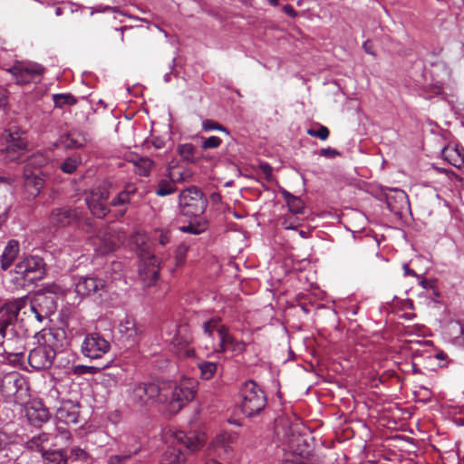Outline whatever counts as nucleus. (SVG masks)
Masks as SVG:
<instances>
[{
  "label": "nucleus",
  "mask_w": 464,
  "mask_h": 464,
  "mask_svg": "<svg viewBox=\"0 0 464 464\" xmlns=\"http://www.w3.org/2000/svg\"><path fill=\"white\" fill-rule=\"evenodd\" d=\"M196 382L186 379L179 384L166 382H140L134 386L130 401L143 409L150 401L164 405L169 414H176L196 395Z\"/></svg>",
  "instance_id": "nucleus-1"
},
{
  "label": "nucleus",
  "mask_w": 464,
  "mask_h": 464,
  "mask_svg": "<svg viewBox=\"0 0 464 464\" xmlns=\"http://www.w3.org/2000/svg\"><path fill=\"white\" fill-rule=\"evenodd\" d=\"M206 440L205 434L178 431L173 442L167 448L160 459V464H186L188 452L198 450Z\"/></svg>",
  "instance_id": "nucleus-2"
},
{
  "label": "nucleus",
  "mask_w": 464,
  "mask_h": 464,
  "mask_svg": "<svg viewBox=\"0 0 464 464\" xmlns=\"http://www.w3.org/2000/svg\"><path fill=\"white\" fill-rule=\"evenodd\" d=\"M239 395L240 408L246 417L259 415L266 406L267 399L264 390L253 380H248L241 385Z\"/></svg>",
  "instance_id": "nucleus-3"
},
{
  "label": "nucleus",
  "mask_w": 464,
  "mask_h": 464,
  "mask_svg": "<svg viewBox=\"0 0 464 464\" xmlns=\"http://www.w3.org/2000/svg\"><path fill=\"white\" fill-rule=\"evenodd\" d=\"M208 206V199L202 190L196 186L183 189L179 196L180 213L188 218L201 216Z\"/></svg>",
  "instance_id": "nucleus-4"
},
{
  "label": "nucleus",
  "mask_w": 464,
  "mask_h": 464,
  "mask_svg": "<svg viewBox=\"0 0 464 464\" xmlns=\"http://www.w3.org/2000/svg\"><path fill=\"white\" fill-rule=\"evenodd\" d=\"M27 303L28 297L23 296L6 302L0 306V344L4 343L8 334L14 335L18 314L27 305Z\"/></svg>",
  "instance_id": "nucleus-5"
},
{
  "label": "nucleus",
  "mask_w": 464,
  "mask_h": 464,
  "mask_svg": "<svg viewBox=\"0 0 464 464\" xmlns=\"http://www.w3.org/2000/svg\"><path fill=\"white\" fill-rule=\"evenodd\" d=\"M14 272L24 281L34 283L45 276V264L43 258L30 256L16 264Z\"/></svg>",
  "instance_id": "nucleus-6"
},
{
  "label": "nucleus",
  "mask_w": 464,
  "mask_h": 464,
  "mask_svg": "<svg viewBox=\"0 0 464 464\" xmlns=\"http://www.w3.org/2000/svg\"><path fill=\"white\" fill-rule=\"evenodd\" d=\"M60 286L53 285L37 291L31 301L30 309H39L45 314H53L57 310Z\"/></svg>",
  "instance_id": "nucleus-7"
},
{
  "label": "nucleus",
  "mask_w": 464,
  "mask_h": 464,
  "mask_svg": "<svg viewBox=\"0 0 464 464\" xmlns=\"http://www.w3.org/2000/svg\"><path fill=\"white\" fill-rule=\"evenodd\" d=\"M82 218V213L77 208L63 206L51 210L48 222L54 228H64L72 224H78Z\"/></svg>",
  "instance_id": "nucleus-8"
},
{
  "label": "nucleus",
  "mask_w": 464,
  "mask_h": 464,
  "mask_svg": "<svg viewBox=\"0 0 464 464\" xmlns=\"http://www.w3.org/2000/svg\"><path fill=\"white\" fill-rule=\"evenodd\" d=\"M111 344L100 334L92 333L85 336L82 353L92 360L100 359L110 351Z\"/></svg>",
  "instance_id": "nucleus-9"
},
{
  "label": "nucleus",
  "mask_w": 464,
  "mask_h": 464,
  "mask_svg": "<svg viewBox=\"0 0 464 464\" xmlns=\"http://www.w3.org/2000/svg\"><path fill=\"white\" fill-rule=\"evenodd\" d=\"M55 354V350L50 344H40L30 351L28 362L35 370H46L53 365Z\"/></svg>",
  "instance_id": "nucleus-10"
},
{
  "label": "nucleus",
  "mask_w": 464,
  "mask_h": 464,
  "mask_svg": "<svg viewBox=\"0 0 464 464\" xmlns=\"http://www.w3.org/2000/svg\"><path fill=\"white\" fill-rule=\"evenodd\" d=\"M139 275L145 286L154 285L160 276V259L150 253L144 255Z\"/></svg>",
  "instance_id": "nucleus-11"
},
{
  "label": "nucleus",
  "mask_w": 464,
  "mask_h": 464,
  "mask_svg": "<svg viewBox=\"0 0 464 464\" xmlns=\"http://www.w3.org/2000/svg\"><path fill=\"white\" fill-rule=\"evenodd\" d=\"M24 188L27 200L35 199L45 185L46 175L44 171H29L24 169Z\"/></svg>",
  "instance_id": "nucleus-12"
},
{
  "label": "nucleus",
  "mask_w": 464,
  "mask_h": 464,
  "mask_svg": "<svg viewBox=\"0 0 464 464\" xmlns=\"http://www.w3.org/2000/svg\"><path fill=\"white\" fill-rule=\"evenodd\" d=\"M25 417L34 427H41L49 420L51 414L49 410L41 401L34 400L24 406Z\"/></svg>",
  "instance_id": "nucleus-13"
},
{
  "label": "nucleus",
  "mask_w": 464,
  "mask_h": 464,
  "mask_svg": "<svg viewBox=\"0 0 464 464\" xmlns=\"http://www.w3.org/2000/svg\"><path fill=\"white\" fill-rule=\"evenodd\" d=\"M97 238L100 241L101 253L106 255L114 251L121 244L123 236L117 233L113 228L106 227L99 231Z\"/></svg>",
  "instance_id": "nucleus-14"
},
{
  "label": "nucleus",
  "mask_w": 464,
  "mask_h": 464,
  "mask_svg": "<svg viewBox=\"0 0 464 464\" xmlns=\"http://www.w3.org/2000/svg\"><path fill=\"white\" fill-rule=\"evenodd\" d=\"M9 72L14 76L16 82L20 84H25L34 80L35 76L44 73V68L39 64L24 65L22 63H16Z\"/></svg>",
  "instance_id": "nucleus-15"
},
{
  "label": "nucleus",
  "mask_w": 464,
  "mask_h": 464,
  "mask_svg": "<svg viewBox=\"0 0 464 464\" xmlns=\"http://www.w3.org/2000/svg\"><path fill=\"white\" fill-rule=\"evenodd\" d=\"M24 382L19 374L17 372H12L4 377L1 391L6 397H14V401L17 403L24 391Z\"/></svg>",
  "instance_id": "nucleus-16"
},
{
  "label": "nucleus",
  "mask_w": 464,
  "mask_h": 464,
  "mask_svg": "<svg viewBox=\"0 0 464 464\" xmlns=\"http://www.w3.org/2000/svg\"><path fill=\"white\" fill-rule=\"evenodd\" d=\"M80 408L77 401H64L56 411V419L65 424H76L80 417Z\"/></svg>",
  "instance_id": "nucleus-17"
},
{
  "label": "nucleus",
  "mask_w": 464,
  "mask_h": 464,
  "mask_svg": "<svg viewBox=\"0 0 464 464\" xmlns=\"http://www.w3.org/2000/svg\"><path fill=\"white\" fill-rule=\"evenodd\" d=\"M220 322L219 317H213L203 324V330L209 336H212L214 332H217L220 339L219 346L224 347L225 343H233L234 337L229 334L227 328Z\"/></svg>",
  "instance_id": "nucleus-18"
},
{
  "label": "nucleus",
  "mask_w": 464,
  "mask_h": 464,
  "mask_svg": "<svg viewBox=\"0 0 464 464\" xmlns=\"http://www.w3.org/2000/svg\"><path fill=\"white\" fill-rule=\"evenodd\" d=\"M105 286L104 280L98 277H81L75 284V292L81 297L89 296Z\"/></svg>",
  "instance_id": "nucleus-19"
},
{
  "label": "nucleus",
  "mask_w": 464,
  "mask_h": 464,
  "mask_svg": "<svg viewBox=\"0 0 464 464\" xmlns=\"http://www.w3.org/2000/svg\"><path fill=\"white\" fill-rule=\"evenodd\" d=\"M444 160L455 168L464 170V149L459 146L446 145L441 150Z\"/></svg>",
  "instance_id": "nucleus-20"
},
{
  "label": "nucleus",
  "mask_w": 464,
  "mask_h": 464,
  "mask_svg": "<svg viewBox=\"0 0 464 464\" xmlns=\"http://www.w3.org/2000/svg\"><path fill=\"white\" fill-rule=\"evenodd\" d=\"M60 141L65 149H80L88 143L89 136L87 133L73 130L61 136Z\"/></svg>",
  "instance_id": "nucleus-21"
},
{
  "label": "nucleus",
  "mask_w": 464,
  "mask_h": 464,
  "mask_svg": "<svg viewBox=\"0 0 464 464\" xmlns=\"http://www.w3.org/2000/svg\"><path fill=\"white\" fill-rule=\"evenodd\" d=\"M7 142L9 143L6 151L10 160H18L20 155L15 156L16 150H24L27 147V141L18 135L17 132H9L7 136Z\"/></svg>",
  "instance_id": "nucleus-22"
},
{
  "label": "nucleus",
  "mask_w": 464,
  "mask_h": 464,
  "mask_svg": "<svg viewBox=\"0 0 464 464\" xmlns=\"http://www.w3.org/2000/svg\"><path fill=\"white\" fill-rule=\"evenodd\" d=\"M20 251V245L17 240L11 239L7 242V245L5 246L4 252L1 256V268L3 270H7L15 258L18 256V253Z\"/></svg>",
  "instance_id": "nucleus-23"
},
{
  "label": "nucleus",
  "mask_w": 464,
  "mask_h": 464,
  "mask_svg": "<svg viewBox=\"0 0 464 464\" xmlns=\"http://www.w3.org/2000/svg\"><path fill=\"white\" fill-rule=\"evenodd\" d=\"M40 451L42 452L44 464L67 463V456L62 450H44V447H41Z\"/></svg>",
  "instance_id": "nucleus-24"
},
{
  "label": "nucleus",
  "mask_w": 464,
  "mask_h": 464,
  "mask_svg": "<svg viewBox=\"0 0 464 464\" xmlns=\"http://www.w3.org/2000/svg\"><path fill=\"white\" fill-rule=\"evenodd\" d=\"M130 442H133L130 449H129L124 454L111 456L108 464H124L132 455L137 454L140 450V444L136 438L131 437L129 439Z\"/></svg>",
  "instance_id": "nucleus-25"
},
{
  "label": "nucleus",
  "mask_w": 464,
  "mask_h": 464,
  "mask_svg": "<svg viewBox=\"0 0 464 464\" xmlns=\"http://www.w3.org/2000/svg\"><path fill=\"white\" fill-rule=\"evenodd\" d=\"M47 163L48 159L43 153H36L26 160L24 169H28L32 172L43 171L42 168L46 166Z\"/></svg>",
  "instance_id": "nucleus-26"
},
{
  "label": "nucleus",
  "mask_w": 464,
  "mask_h": 464,
  "mask_svg": "<svg viewBox=\"0 0 464 464\" xmlns=\"http://www.w3.org/2000/svg\"><path fill=\"white\" fill-rule=\"evenodd\" d=\"M282 194L286 201L289 210L293 214H301L304 212V203L299 197L294 196L285 189L282 191Z\"/></svg>",
  "instance_id": "nucleus-27"
},
{
  "label": "nucleus",
  "mask_w": 464,
  "mask_h": 464,
  "mask_svg": "<svg viewBox=\"0 0 464 464\" xmlns=\"http://www.w3.org/2000/svg\"><path fill=\"white\" fill-rule=\"evenodd\" d=\"M119 331L122 335H125L128 339H133L139 334V328L137 327L136 321L132 318L126 317L122 320L119 325Z\"/></svg>",
  "instance_id": "nucleus-28"
},
{
  "label": "nucleus",
  "mask_w": 464,
  "mask_h": 464,
  "mask_svg": "<svg viewBox=\"0 0 464 464\" xmlns=\"http://www.w3.org/2000/svg\"><path fill=\"white\" fill-rule=\"evenodd\" d=\"M86 204L92 214L98 218H103L110 211L105 202L92 201V198H86Z\"/></svg>",
  "instance_id": "nucleus-29"
},
{
  "label": "nucleus",
  "mask_w": 464,
  "mask_h": 464,
  "mask_svg": "<svg viewBox=\"0 0 464 464\" xmlns=\"http://www.w3.org/2000/svg\"><path fill=\"white\" fill-rule=\"evenodd\" d=\"M55 108L67 109L77 102L76 98L71 93H58L53 95Z\"/></svg>",
  "instance_id": "nucleus-30"
},
{
  "label": "nucleus",
  "mask_w": 464,
  "mask_h": 464,
  "mask_svg": "<svg viewBox=\"0 0 464 464\" xmlns=\"http://www.w3.org/2000/svg\"><path fill=\"white\" fill-rule=\"evenodd\" d=\"M177 190L176 183L173 179H160L155 188L158 196L164 197L174 193Z\"/></svg>",
  "instance_id": "nucleus-31"
},
{
  "label": "nucleus",
  "mask_w": 464,
  "mask_h": 464,
  "mask_svg": "<svg viewBox=\"0 0 464 464\" xmlns=\"http://www.w3.org/2000/svg\"><path fill=\"white\" fill-rule=\"evenodd\" d=\"M178 152L184 160L189 163H195L198 160V158L195 156L196 148L191 143H185L179 145L178 147Z\"/></svg>",
  "instance_id": "nucleus-32"
},
{
  "label": "nucleus",
  "mask_w": 464,
  "mask_h": 464,
  "mask_svg": "<svg viewBox=\"0 0 464 464\" xmlns=\"http://www.w3.org/2000/svg\"><path fill=\"white\" fill-rule=\"evenodd\" d=\"M200 377L204 380L211 379L217 372V364L211 362H203L198 364Z\"/></svg>",
  "instance_id": "nucleus-33"
},
{
  "label": "nucleus",
  "mask_w": 464,
  "mask_h": 464,
  "mask_svg": "<svg viewBox=\"0 0 464 464\" xmlns=\"http://www.w3.org/2000/svg\"><path fill=\"white\" fill-rule=\"evenodd\" d=\"M88 198H92V201L96 200L107 203L109 198V190L106 186H100L94 188Z\"/></svg>",
  "instance_id": "nucleus-34"
},
{
  "label": "nucleus",
  "mask_w": 464,
  "mask_h": 464,
  "mask_svg": "<svg viewBox=\"0 0 464 464\" xmlns=\"http://www.w3.org/2000/svg\"><path fill=\"white\" fill-rule=\"evenodd\" d=\"M80 165V160L76 158H67L63 162L61 163L60 169L63 172L67 174H72Z\"/></svg>",
  "instance_id": "nucleus-35"
},
{
  "label": "nucleus",
  "mask_w": 464,
  "mask_h": 464,
  "mask_svg": "<svg viewBox=\"0 0 464 464\" xmlns=\"http://www.w3.org/2000/svg\"><path fill=\"white\" fill-rule=\"evenodd\" d=\"M307 134L311 137H315L321 140H325L330 135V130L324 125H318V129L310 128L307 130Z\"/></svg>",
  "instance_id": "nucleus-36"
},
{
  "label": "nucleus",
  "mask_w": 464,
  "mask_h": 464,
  "mask_svg": "<svg viewBox=\"0 0 464 464\" xmlns=\"http://www.w3.org/2000/svg\"><path fill=\"white\" fill-rule=\"evenodd\" d=\"M135 189L132 190H122L118 193V195L111 200V205L112 206H121L126 205L130 202V195L134 193Z\"/></svg>",
  "instance_id": "nucleus-37"
},
{
  "label": "nucleus",
  "mask_w": 464,
  "mask_h": 464,
  "mask_svg": "<svg viewBox=\"0 0 464 464\" xmlns=\"http://www.w3.org/2000/svg\"><path fill=\"white\" fill-rule=\"evenodd\" d=\"M188 247L185 244H180L177 246L175 250V261L177 266H181L187 257Z\"/></svg>",
  "instance_id": "nucleus-38"
},
{
  "label": "nucleus",
  "mask_w": 464,
  "mask_h": 464,
  "mask_svg": "<svg viewBox=\"0 0 464 464\" xmlns=\"http://www.w3.org/2000/svg\"><path fill=\"white\" fill-rule=\"evenodd\" d=\"M108 367V363L101 366V367H96V366H86V365H77L75 368H74V372L77 373V374H87V373H90V374H94L96 372H98L101 369H104Z\"/></svg>",
  "instance_id": "nucleus-39"
},
{
  "label": "nucleus",
  "mask_w": 464,
  "mask_h": 464,
  "mask_svg": "<svg viewBox=\"0 0 464 464\" xmlns=\"http://www.w3.org/2000/svg\"><path fill=\"white\" fill-rule=\"evenodd\" d=\"M180 230L185 233L198 235L205 230V227L199 223L195 224L190 222L188 225L181 227Z\"/></svg>",
  "instance_id": "nucleus-40"
},
{
  "label": "nucleus",
  "mask_w": 464,
  "mask_h": 464,
  "mask_svg": "<svg viewBox=\"0 0 464 464\" xmlns=\"http://www.w3.org/2000/svg\"><path fill=\"white\" fill-rule=\"evenodd\" d=\"M221 142L222 140L219 137L211 136L203 140L201 147L203 150L216 149L221 144Z\"/></svg>",
  "instance_id": "nucleus-41"
},
{
  "label": "nucleus",
  "mask_w": 464,
  "mask_h": 464,
  "mask_svg": "<svg viewBox=\"0 0 464 464\" xmlns=\"http://www.w3.org/2000/svg\"><path fill=\"white\" fill-rule=\"evenodd\" d=\"M202 127H203L204 130H206V131L218 130L225 131L228 134L227 130L224 126H222L221 124H219L218 122L214 121H210V120L204 121L202 123Z\"/></svg>",
  "instance_id": "nucleus-42"
},
{
  "label": "nucleus",
  "mask_w": 464,
  "mask_h": 464,
  "mask_svg": "<svg viewBox=\"0 0 464 464\" xmlns=\"http://www.w3.org/2000/svg\"><path fill=\"white\" fill-rule=\"evenodd\" d=\"M228 345L232 346L234 352L239 353L246 351V343L244 342H238L235 338L233 343H225L224 347L220 346V350L224 352Z\"/></svg>",
  "instance_id": "nucleus-43"
},
{
  "label": "nucleus",
  "mask_w": 464,
  "mask_h": 464,
  "mask_svg": "<svg viewBox=\"0 0 464 464\" xmlns=\"http://www.w3.org/2000/svg\"><path fill=\"white\" fill-rule=\"evenodd\" d=\"M318 155L321 157L333 159V158L341 156V152L335 149L328 147V148L321 149L318 151Z\"/></svg>",
  "instance_id": "nucleus-44"
},
{
  "label": "nucleus",
  "mask_w": 464,
  "mask_h": 464,
  "mask_svg": "<svg viewBox=\"0 0 464 464\" xmlns=\"http://www.w3.org/2000/svg\"><path fill=\"white\" fill-rule=\"evenodd\" d=\"M282 226L285 229H296L299 226V222L297 218L291 216L284 219Z\"/></svg>",
  "instance_id": "nucleus-45"
},
{
  "label": "nucleus",
  "mask_w": 464,
  "mask_h": 464,
  "mask_svg": "<svg viewBox=\"0 0 464 464\" xmlns=\"http://www.w3.org/2000/svg\"><path fill=\"white\" fill-rule=\"evenodd\" d=\"M49 440V434L48 433H42L36 438H33L31 440V443L35 445L36 448H38V450L40 451L41 447H44L43 443Z\"/></svg>",
  "instance_id": "nucleus-46"
},
{
  "label": "nucleus",
  "mask_w": 464,
  "mask_h": 464,
  "mask_svg": "<svg viewBox=\"0 0 464 464\" xmlns=\"http://www.w3.org/2000/svg\"><path fill=\"white\" fill-rule=\"evenodd\" d=\"M259 169L265 175L266 180H270L273 175V169L268 163H261Z\"/></svg>",
  "instance_id": "nucleus-47"
},
{
  "label": "nucleus",
  "mask_w": 464,
  "mask_h": 464,
  "mask_svg": "<svg viewBox=\"0 0 464 464\" xmlns=\"http://www.w3.org/2000/svg\"><path fill=\"white\" fill-rule=\"evenodd\" d=\"M71 457L74 459H83L87 458V453L80 448H73L71 450Z\"/></svg>",
  "instance_id": "nucleus-48"
},
{
  "label": "nucleus",
  "mask_w": 464,
  "mask_h": 464,
  "mask_svg": "<svg viewBox=\"0 0 464 464\" xmlns=\"http://www.w3.org/2000/svg\"><path fill=\"white\" fill-rule=\"evenodd\" d=\"M31 311L35 314V318L39 323H42L45 318L51 316V314H45L39 309H31Z\"/></svg>",
  "instance_id": "nucleus-49"
},
{
  "label": "nucleus",
  "mask_w": 464,
  "mask_h": 464,
  "mask_svg": "<svg viewBox=\"0 0 464 464\" xmlns=\"http://www.w3.org/2000/svg\"><path fill=\"white\" fill-rule=\"evenodd\" d=\"M130 160L135 161V162H144V164L149 168H150L153 163V161L151 160H150L149 158H140L135 155H131Z\"/></svg>",
  "instance_id": "nucleus-50"
},
{
  "label": "nucleus",
  "mask_w": 464,
  "mask_h": 464,
  "mask_svg": "<svg viewBox=\"0 0 464 464\" xmlns=\"http://www.w3.org/2000/svg\"><path fill=\"white\" fill-rule=\"evenodd\" d=\"M362 48L367 53L375 56V53L373 51V44L370 40H367L363 43Z\"/></svg>",
  "instance_id": "nucleus-51"
},
{
  "label": "nucleus",
  "mask_w": 464,
  "mask_h": 464,
  "mask_svg": "<svg viewBox=\"0 0 464 464\" xmlns=\"http://www.w3.org/2000/svg\"><path fill=\"white\" fill-rule=\"evenodd\" d=\"M283 11L285 14L289 15L290 17H295L297 15V12L291 5H285L283 7Z\"/></svg>",
  "instance_id": "nucleus-52"
},
{
  "label": "nucleus",
  "mask_w": 464,
  "mask_h": 464,
  "mask_svg": "<svg viewBox=\"0 0 464 464\" xmlns=\"http://www.w3.org/2000/svg\"><path fill=\"white\" fill-rule=\"evenodd\" d=\"M386 205H387V208L390 209L391 212H393V213H399L400 212L399 208L395 204H393V202L392 201V198L391 197H387L386 198Z\"/></svg>",
  "instance_id": "nucleus-53"
},
{
  "label": "nucleus",
  "mask_w": 464,
  "mask_h": 464,
  "mask_svg": "<svg viewBox=\"0 0 464 464\" xmlns=\"http://www.w3.org/2000/svg\"><path fill=\"white\" fill-rule=\"evenodd\" d=\"M5 352L8 354V358L9 359H10L11 356H14L17 360H19L20 358L24 357V352L23 351L8 352V351L5 350Z\"/></svg>",
  "instance_id": "nucleus-54"
},
{
  "label": "nucleus",
  "mask_w": 464,
  "mask_h": 464,
  "mask_svg": "<svg viewBox=\"0 0 464 464\" xmlns=\"http://www.w3.org/2000/svg\"><path fill=\"white\" fill-rule=\"evenodd\" d=\"M404 274L406 276H418L414 270L411 269L408 264H404L402 266Z\"/></svg>",
  "instance_id": "nucleus-55"
},
{
  "label": "nucleus",
  "mask_w": 464,
  "mask_h": 464,
  "mask_svg": "<svg viewBox=\"0 0 464 464\" xmlns=\"http://www.w3.org/2000/svg\"><path fill=\"white\" fill-rule=\"evenodd\" d=\"M7 437L5 434L0 432V450L5 449L7 445Z\"/></svg>",
  "instance_id": "nucleus-56"
},
{
  "label": "nucleus",
  "mask_w": 464,
  "mask_h": 464,
  "mask_svg": "<svg viewBox=\"0 0 464 464\" xmlns=\"http://www.w3.org/2000/svg\"><path fill=\"white\" fill-rule=\"evenodd\" d=\"M152 143L157 149H161L165 146V141L160 138H155Z\"/></svg>",
  "instance_id": "nucleus-57"
},
{
  "label": "nucleus",
  "mask_w": 464,
  "mask_h": 464,
  "mask_svg": "<svg viewBox=\"0 0 464 464\" xmlns=\"http://www.w3.org/2000/svg\"><path fill=\"white\" fill-rule=\"evenodd\" d=\"M7 104V97L5 92H0V108L5 107Z\"/></svg>",
  "instance_id": "nucleus-58"
},
{
  "label": "nucleus",
  "mask_w": 464,
  "mask_h": 464,
  "mask_svg": "<svg viewBox=\"0 0 464 464\" xmlns=\"http://www.w3.org/2000/svg\"><path fill=\"white\" fill-rule=\"evenodd\" d=\"M220 195L218 193H212L211 196H210V198L213 202H218V200H220Z\"/></svg>",
  "instance_id": "nucleus-59"
},
{
  "label": "nucleus",
  "mask_w": 464,
  "mask_h": 464,
  "mask_svg": "<svg viewBox=\"0 0 464 464\" xmlns=\"http://www.w3.org/2000/svg\"><path fill=\"white\" fill-rule=\"evenodd\" d=\"M396 192H397V196L401 199V201H404V199L406 198V195L403 193V191L397 190Z\"/></svg>",
  "instance_id": "nucleus-60"
},
{
  "label": "nucleus",
  "mask_w": 464,
  "mask_h": 464,
  "mask_svg": "<svg viewBox=\"0 0 464 464\" xmlns=\"http://www.w3.org/2000/svg\"><path fill=\"white\" fill-rule=\"evenodd\" d=\"M168 241H169V239H168L167 236H164V235L160 236V243L161 245H165V244H167V243H168Z\"/></svg>",
  "instance_id": "nucleus-61"
},
{
  "label": "nucleus",
  "mask_w": 464,
  "mask_h": 464,
  "mask_svg": "<svg viewBox=\"0 0 464 464\" xmlns=\"http://www.w3.org/2000/svg\"><path fill=\"white\" fill-rule=\"evenodd\" d=\"M420 285H422L423 288L427 289L429 286H430V283L429 281H427L426 279H423L420 281Z\"/></svg>",
  "instance_id": "nucleus-62"
},
{
  "label": "nucleus",
  "mask_w": 464,
  "mask_h": 464,
  "mask_svg": "<svg viewBox=\"0 0 464 464\" xmlns=\"http://www.w3.org/2000/svg\"><path fill=\"white\" fill-rule=\"evenodd\" d=\"M86 226L88 227L86 231L87 232H92V221H90V220L86 221Z\"/></svg>",
  "instance_id": "nucleus-63"
},
{
  "label": "nucleus",
  "mask_w": 464,
  "mask_h": 464,
  "mask_svg": "<svg viewBox=\"0 0 464 464\" xmlns=\"http://www.w3.org/2000/svg\"><path fill=\"white\" fill-rule=\"evenodd\" d=\"M204 464H221V463L216 459H210L206 460V462Z\"/></svg>",
  "instance_id": "nucleus-64"
}]
</instances>
